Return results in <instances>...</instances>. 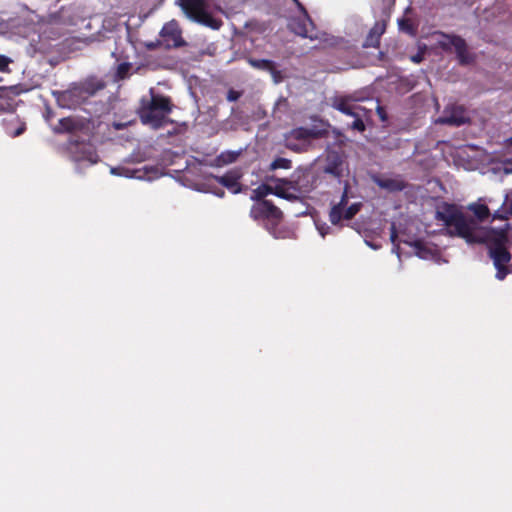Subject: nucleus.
I'll return each instance as SVG.
<instances>
[{
	"instance_id": "1",
	"label": "nucleus",
	"mask_w": 512,
	"mask_h": 512,
	"mask_svg": "<svg viewBox=\"0 0 512 512\" xmlns=\"http://www.w3.org/2000/svg\"><path fill=\"white\" fill-rule=\"evenodd\" d=\"M436 218L443 223L450 235L459 236L468 244H493L489 253L497 270L495 277L498 280H503L507 276L506 265L511 260V254L504 247L507 241L505 229L494 230L478 227L474 220L466 219L456 206L450 204L439 206Z\"/></svg>"
},
{
	"instance_id": "2",
	"label": "nucleus",
	"mask_w": 512,
	"mask_h": 512,
	"mask_svg": "<svg viewBox=\"0 0 512 512\" xmlns=\"http://www.w3.org/2000/svg\"><path fill=\"white\" fill-rule=\"evenodd\" d=\"M171 109V103L167 97L152 95L151 100L140 107L138 114L143 124L157 129L165 125Z\"/></svg>"
},
{
	"instance_id": "3",
	"label": "nucleus",
	"mask_w": 512,
	"mask_h": 512,
	"mask_svg": "<svg viewBox=\"0 0 512 512\" xmlns=\"http://www.w3.org/2000/svg\"><path fill=\"white\" fill-rule=\"evenodd\" d=\"M185 15L197 23L203 24L214 30L221 27L222 22L214 18L207 10L204 0H177Z\"/></svg>"
},
{
	"instance_id": "4",
	"label": "nucleus",
	"mask_w": 512,
	"mask_h": 512,
	"mask_svg": "<svg viewBox=\"0 0 512 512\" xmlns=\"http://www.w3.org/2000/svg\"><path fill=\"white\" fill-rule=\"evenodd\" d=\"M433 42L446 51H454L458 60L462 64L470 63L473 58L469 54L465 41L457 36L444 34L442 32H434L431 34Z\"/></svg>"
},
{
	"instance_id": "5",
	"label": "nucleus",
	"mask_w": 512,
	"mask_h": 512,
	"mask_svg": "<svg viewBox=\"0 0 512 512\" xmlns=\"http://www.w3.org/2000/svg\"><path fill=\"white\" fill-rule=\"evenodd\" d=\"M348 203L347 185L344 187L341 200L338 204L334 205L330 211L329 218L332 224L337 225L342 219H351L360 210L362 204L360 202L353 203L346 207Z\"/></svg>"
},
{
	"instance_id": "6",
	"label": "nucleus",
	"mask_w": 512,
	"mask_h": 512,
	"mask_svg": "<svg viewBox=\"0 0 512 512\" xmlns=\"http://www.w3.org/2000/svg\"><path fill=\"white\" fill-rule=\"evenodd\" d=\"M250 215L255 220L264 219L273 224L278 223L282 217L281 211L267 200L256 202L251 208Z\"/></svg>"
},
{
	"instance_id": "7",
	"label": "nucleus",
	"mask_w": 512,
	"mask_h": 512,
	"mask_svg": "<svg viewBox=\"0 0 512 512\" xmlns=\"http://www.w3.org/2000/svg\"><path fill=\"white\" fill-rule=\"evenodd\" d=\"M160 38L162 43L168 48L180 47L185 44L182 38V31L175 20L169 21L162 27Z\"/></svg>"
},
{
	"instance_id": "8",
	"label": "nucleus",
	"mask_w": 512,
	"mask_h": 512,
	"mask_svg": "<svg viewBox=\"0 0 512 512\" xmlns=\"http://www.w3.org/2000/svg\"><path fill=\"white\" fill-rule=\"evenodd\" d=\"M289 28L301 37L311 40L320 39L318 33L314 31L312 21L305 12L299 17L292 18L289 22Z\"/></svg>"
},
{
	"instance_id": "9",
	"label": "nucleus",
	"mask_w": 512,
	"mask_h": 512,
	"mask_svg": "<svg viewBox=\"0 0 512 512\" xmlns=\"http://www.w3.org/2000/svg\"><path fill=\"white\" fill-rule=\"evenodd\" d=\"M468 120L465 110L461 106H449L444 115L439 117L435 123L459 126Z\"/></svg>"
},
{
	"instance_id": "10",
	"label": "nucleus",
	"mask_w": 512,
	"mask_h": 512,
	"mask_svg": "<svg viewBox=\"0 0 512 512\" xmlns=\"http://www.w3.org/2000/svg\"><path fill=\"white\" fill-rule=\"evenodd\" d=\"M333 107L341 113L352 117L366 116L367 114V111L364 107L346 98L335 99Z\"/></svg>"
},
{
	"instance_id": "11",
	"label": "nucleus",
	"mask_w": 512,
	"mask_h": 512,
	"mask_svg": "<svg viewBox=\"0 0 512 512\" xmlns=\"http://www.w3.org/2000/svg\"><path fill=\"white\" fill-rule=\"evenodd\" d=\"M333 107L341 113L352 117L366 116L367 114V111L364 107L346 98L335 99Z\"/></svg>"
},
{
	"instance_id": "12",
	"label": "nucleus",
	"mask_w": 512,
	"mask_h": 512,
	"mask_svg": "<svg viewBox=\"0 0 512 512\" xmlns=\"http://www.w3.org/2000/svg\"><path fill=\"white\" fill-rule=\"evenodd\" d=\"M297 189L294 185L286 180L278 179L273 186V194L287 200L297 199Z\"/></svg>"
},
{
	"instance_id": "13",
	"label": "nucleus",
	"mask_w": 512,
	"mask_h": 512,
	"mask_svg": "<svg viewBox=\"0 0 512 512\" xmlns=\"http://www.w3.org/2000/svg\"><path fill=\"white\" fill-rule=\"evenodd\" d=\"M373 181L382 189L388 192H397L404 189L405 184L400 177L374 176Z\"/></svg>"
},
{
	"instance_id": "14",
	"label": "nucleus",
	"mask_w": 512,
	"mask_h": 512,
	"mask_svg": "<svg viewBox=\"0 0 512 512\" xmlns=\"http://www.w3.org/2000/svg\"><path fill=\"white\" fill-rule=\"evenodd\" d=\"M324 171L335 177H341L345 171V165L342 158L337 153L328 154L327 164Z\"/></svg>"
},
{
	"instance_id": "15",
	"label": "nucleus",
	"mask_w": 512,
	"mask_h": 512,
	"mask_svg": "<svg viewBox=\"0 0 512 512\" xmlns=\"http://www.w3.org/2000/svg\"><path fill=\"white\" fill-rule=\"evenodd\" d=\"M415 250L416 256L424 260H432L437 256V249L434 247L427 246L425 243L421 241H415L413 243H409Z\"/></svg>"
},
{
	"instance_id": "16",
	"label": "nucleus",
	"mask_w": 512,
	"mask_h": 512,
	"mask_svg": "<svg viewBox=\"0 0 512 512\" xmlns=\"http://www.w3.org/2000/svg\"><path fill=\"white\" fill-rule=\"evenodd\" d=\"M239 178L240 175L237 172H229L223 176L215 177L221 185L228 188L233 194L240 192Z\"/></svg>"
},
{
	"instance_id": "17",
	"label": "nucleus",
	"mask_w": 512,
	"mask_h": 512,
	"mask_svg": "<svg viewBox=\"0 0 512 512\" xmlns=\"http://www.w3.org/2000/svg\"><path fill=\"white\" fill-rule=\"evenodd\" d=\"M78 129V123L72 117H64L58 121V125L53 128L54 133H72Z\"/></svg>"
},
{
	"instance_id": "18",
	"label": "nucleus",
	"mask_w": 512,
	"mask_h": 512,
	"mask_svg": "<svg viewBox=\"0 0 512 512\" xmlns=\"http://www.w3.org/2000/svg\"><path fill=\"white\" fill-rule=\"evenodd\" d=\"M105 86L106 84L103 80L91 77L82 84V90L89 95H94L98 91L104 89Z\"/></svg>"
},
{
	"instance_id": "19",
	"label": "nucleus",
	"mask_w": 512,
	"mask_h": 512,
	"mask_svg": "<svg viewBox=\"0 0 512 512\" xmlns=\"http://www.w3.org/2000/svg\"><path fill=\"white\" fill-rule=\"evenodd\" d=\"M483 199H479L478 202L471 203L468 209L473 212L479 221H484L490 216V210L485 203H482Z\"/></svg>"
},
{
	"instance_id": "20",
	"label": "nucleus",
	"mask_w": 512,
	"mask_h": 512,
	"mask_svg": "<svg viewBox=\"0 0 512 512\" xmlns=\"http://www.w3.org/2000/svg\"><path fill=\"white\" fill-rule=\"evenodd\" d=\"M249 64L257 69L268 70L271 74L275 73L274 62L268 59H249Z\"/></svg>"
},
{
	"instance_id": "21",
	"label": "nucleus",
	"mask_w": 512,
	"mask_h": 512,
	"mask_svg": "<svg viewBox=\"0 0 512 512\" xmlns=\"http://www.w3.org/2000/svg\"><path fill=\"white\" fill-rule=\"evenodd\" d=\"M273 194V186L262 184L252 191L251 199L258 202L267 195Z\"/></svg>"
},
{
	"instance_id": "22",
	"label": "nucleus",
	"mask_w": 512,
	"mask_h": 512,
	"mask_svg": "<svg viewBox=\"0 0 512 512\" xmlns=\"http://www.w3.org/2000/svg\"><path fill=\"white\" fill-rule=\"evenodd\" d=\"M399 29L409 35H415L416 28L410 19L403 18L398 20Z\"/></svg>"
},
{
	"instance_id": "23",
	"label": "nucleus",
	"mask_w": 512,
	"mask_h": 512,
	"mask_svg": "<svg viewBox=\"0 0 512 512\" xmlns=\"http://www.w3.org/2000/svg\"><path fill=\"white\" fill-rule=\"evenodd\" d=\"M239 154L238 151H225L219 155L218 161L222 164H230L238 158Z\"/></svg>"
},
{
	"instance_id": "24",
	"label": "nucleus",
	"mask_w": 512,
	"mask_h": 512,
	"mask_svg": "<svg viewBox=\"0 0 512 512\" xmlns=\"http://www.w3.org/2000/svg\"><path fill=\"white\" fill-rule=\"evenodd\" d=\"M128 76V62L123 61L120 63L117 67L116 73L114 75V80H122L125 79Z\"/></svg>"
},
{
	"instance_id": "25",
	"label": "nucleus",
	"mask_w": 512,
	"mask_h": 512,
	"mask_svg": "<svg viewBox=\"0 0 512 512\" xmlns=\"http://www.w3.org/2000/svg\"><path fill=\"white\" fill-rule=\"evenodd\" d=\"M290 167H291V162H290V160H288L286 158H277L270 165L271 170L289 169Z\"/></svg>"
},
{
	"instance_id": "26",
	"label": "nucleus",
	"mask_w": 512,
	"mask_h": 512,
	"mask_svg": "<svg viewBox=\"0 0 512 512\" xmlns=\"http://www.w3.org/2000/svg\"><path fill=\"white\" fill-rule=\"evenodd\" d=\"M309 135L310 132L303 128L295 129L290 133V137L295 139H306Z\"/></svg>"
},
{
	"instance_id": "27",
	"label": "nucleus",
	"mask_w": 512,
	"mask_h": 512,
	"mask_svg": "<svg viewBox=\"0 0 512 512\" xmlns=\"http://www.w3.org/2000/svg\"><path fill=\"white\" fill-rule=\"evenodd\" d=\"M365 116H358V117H354V121L351 125L352 129H355V130H358V131H364L365 129V125H364V122H363V118Z\"/></svg>"
},
{
	"instance_id": "28",
	"label": "nucleus",
	"mask_w": 512,
	"mask_h": 512,
	"mask_svg": "<svg viewBox=\"0 0 512 512\" xmlns=\"http://www.w3.org/2000/svg\"><path fill=\"white\" fill-rule=\"evenodd\" d=\"M10 62L11 60L7 56L0 54V72L9 71Z\"/></svg>"
},
{
	"instance_id": "29",
	"label": "nucleus",
	"mask_w": 512,
	"mask_h": 512,
	"mask_svg": "<svg viewBox=\"0 0 512 512\" xmlns=\"http://www.w3.org/2000/svg\"><path fill=\"white\" fill-rule=\"evenodd\" d=\"M385 31V25L382 23H376L374 27L371 29L370 34H374V36H377V38H380V36Z\"/></svg>"
},
{
	"instance_id": "30",
	"label": "nucleus",
	"mask_w": 512,
	"mask_h": 512,
	"mask_svg": "<svg viewBox=\"0 0 512 512\" xmlns=\"http://www.w3.org/2000/svg\"><path fill=\"white\" fill-rule=\"evenodd\" d=\"M390 239H391V242L394 244V248L392 251L395 252L397 254V256L400 258V254L398 252V246L396 245L397 232H396L394 224H392V226H391Z\"/></svg>"
},
{
	"instance_id": "31",
	"label": "nucleus",
	"mask_w": 512,
	"mask_h": 512,
	"mask_svg": "<svg viewBox=\"0 0 512 512\" xmlns=\"http://www.w3.org/2000/svg\"><path fill=\"white\" fill-rule=\"evenodd\" d=\"M110 172L116 176L128 177V168L126 167H112Z\"/></svg>"
},
{
	"instance_id": "32",
	"label": "nucleus",
	"mask_w": 512,
	"mask_h": 512,
	"mask_svg": "<svg viewBox=\"0 0 512 512\" xmlns=\"http://www.w3.org/2000/svg\"><path fill=\"white\" fill-rule=\"evenodd\" d=\"M508 215H510L509 210H504L503 208L498 209L493 214V219H501L506 220L508 219Z\"/></svg>"
},
{
	"instance_id": "33",
	"label": "nucleus",
	"mask_w": 512,
	"mask_h": 512,
	"mask_svg": "<svg viewBox=\"0 0 512 512\" xmlns=\"http://www.w3.org/2000/svg\"><path fill=\"white\" fill-rule=\"evenodd\" d=\"M378 44L379 38H377V36H374V34L369 33L364 45L367 47H376Z\"/></svg>"
},
{
	"instance_id": "34",
	"label": "nucleus",
	"mask_w": 512,
	"mask_h": 512,
	"mask_svg": "<svg viewBox=\"0 0 512 512\" xmlns=\"http://www.w3.org/2000/svg\"><path fill=\"white\" fill-rule=\"evenodd\" d=\"M112 56L117 60H121V59H125L126 56L124 54V50L123 49H120L119 46H118V43L116 42V48L115 50L112 52Z\"/></svg>"
},
{
	"instance_id": "35",
	"label": "nucleus",
	"mask_w": 512,
	"mask_h": 512,
	"mask_svg": "<svg viewBox=\"0 0 512 512\" xmlns=\"http://www.w3.org/2000/svg\"><path fill=\"white\" fill-rule=\"evenodd\" d=\"M315 225H316V228H317V230H318L319 234H320L322 237H324L326 234H328V233H329V229H330V228H329V226H327L325 223L320 224V223H318V222H315Z\"/></svg>"
},
{
	"instance_id": "36",
	"label": "nucleus",
	"mask_w": 512,
	"mask_h": 512,
	"mask_svg": "<svg viewBox=\"0 0 512 512\" xmlns=\"http://www.w3.org/2000/svg\"><path fill=\"white\" fill-rule=\"evenodd\" d=\"M87 159L90 163H96L97 162V155L95 153H89L87 157H75V161H81Z\"/></svg>"
},
{
	"instance_id": "37",
	"label": "nucleus",
	"mask_w": 512,
	"mask_h": 512,
	"mask_svg": "<svg viewBox=\"0 0 512 512\" xmlns=\"http://www.w3.org/2000/svg\"><path fill=\"white\" fill-rule=\"evenodd\" d=\"M266 227L267 229L270 231V233L275 237V238H284L286 237V233L285 232H282V231H278L276 229H272L271 227H269V224L266 223Z\"/></svg>"
},
{
	"instance_id": "38",
	"label": "nucleus",
	"mask_w": 512,
	"mask_h": 512,
	"mask_svg": "<svg viewBox=\"0 0 512 512\" xmlns=\"http://www.w3.org/2000/svg\"><path fill=\"white\" fill-rule=\"evenodd\" d=\"M25 130H26V125H25V123H22L13 133H11V136L18 137L21 134H23Z\"/></svg>"
},
{
	"instance_id": "39",
	"label": "nucleus",
	"mask_w": 512,
	"mask_h": 512,
	"mask_svg": "<svg viewBox=\"0 0 512 512\" xmlns=\"http://www.w3.org/2000/svg\"><path fill=\"white\" fill-rule=\"evenodd\" d=\"M503 205H508V207H509V209H508V210H509V213H510V215H512V192H511L510 194H507V195L505 196V200H504Z\"/></svg>"
},
{
	"instance_id": "40",
	"label": "nucleus",
	"mask_w": 512,
	"mask_h": 512,
	"mask_svg": "<svg viewBox=\"0 0 512 512\" xmlns=\"http://www.w3.org/2000/svg\"><path fill=\"white\" fill-rule=\"evenodd\" d=\"M411 60L415 63H420L423 60V54L422 52H418L416 55L411 57Z\"/></svg>"
},
{
	"instance_id": "41",
	"label": "nucleus",
	"mask_w": 512,
	"mask_h": 512,
	"mask_svg": "<svg viewBox=\"0 0 512 512\" xmlns=\"http://www.w3.org/2000/svg\"><path fill=\"white\" fill-rule=\"evenodd\" d=\"M503 170L506 174H511L512 173V164L511 163L504 164Z\"/></svg>"
},
{
	"instance_id": "42",
	"label": "nucleus",
	"mask_w": 512,
	"mask_h": 512,
	"mask_svg": "<svg viewBox=\"0 0 512 512\" xmlns=\"http://www.w3.org/2000/svg\"><path fill=\"white\" fill-rule=\"evenodd\" d=\"M273 76V80L275 83H279L281 81V76H280V72L275 70V73L272 74Z\"/></svg>"
},
{
	"instance_id": "43",
	"label": "nucleus",
	"mask_w": 512,
	"mask_h": 512,
	"mask_svg": "<svg viewBox=\"0 0 512 512\" xmlns=\"http://www.w3.org/2000/svg\"><path fill=\"white\" fill-rule=\"evenodd\" d=\"M237 98H238L237 94L233 91L229 92V94L227 96V99L229 101H235V100H237Z\"/></svg>"
},
{
	"instance_id": "44",
	"label": "nucleus",
	"mask_w": 512,
	"mask_h": 512,
	"mask_svg": "<svg viewBox=\"0 0 512 512\" xmlns=\"http://www.w3.org/2000/svg\"><path fill=\"white\" fill-rule=\"evenodd\" d=\"M128 124L127 123H114V127L119 130V129H122L124 127H126Z\"/></svg>"
},
{
	"instance_id": "45",
	"label": "nucleus",
	"mask_w": 512,
	"mask_h": 512,
	"mask_svg": "<svg viewBox=\"0 0 512 512\" xmlns=\"http://www.w3.org/2000/svg\"><path fill=\"white\" fill-rule=\"evenodd\" d=\"M366 244H367L368 246H370V247H371L372 249H374V250H377V249H379V248H380V245H376V244H374V243H370V242H368V241H366Z\"/></svg>"
},
{
	"instance_id": "46",
	"label": "nucleus",
	"mask_w": 512,
	"mask_h": 512,
	"mask_svg": "<svg viewBox=\"0 0 512 512\" xmlns=\"http://www.w3.org/2000/svg\"><path fill=\"white\" fill-rule=\"evenodd\" d=\"M129 177L130 178H136V179H140L141 177L139 175H137L134 171H132L130 169V174H129Z\"/></svg>"
},
{
	"instance_id": "47",
	"label": "nucleus",
	"mask_w": 512,
	"mask_h": 512,
	"mask_svg": "<svg viewBox=\"0 0 512 512\" xmlns=\"http://www.w3.org/2000/svg\"><path fill=\"white\" fill-rule=\"evenodd\" d=\"M377 111H378V113H379V115H380L381 119H382V120H384V119H385V117H384V115L382 114V108H381L380 106H377Z\"/></svg>"
},
{
	"instance_id": "48",
	"label": "nucleus",
	"mask_w": 512,
	"mask_h": 512,
	"mask_svg": "<svg viewBox=\"0 0 512 512\" xmlns=\"http://www.w3.org/2000/svg\"><path fill=\"white\" fill-rule=\"evenodd\" d=\"M506 146H512V136L505 140Z\"/></svg>"
},
{
	"instance_id": "49",
	"label": "nucleus",
	"mask_w": 512,
	"mask_h": 512,
	"mask_svg": "<svg viewBox=\"0 0 512 512\" xmlns=\"http://www.w3.org/2000/svg\"><path fill=\"white\" fill-rule=\"evenodd\" d=\"M216 195L219 196V197H222L224 195V192L217 193Z\"/></svg>"
},
{
	"instance_id": "50",
	"label": "nucleus",
	"mask_w": 512,
	"mask_h": 512,
	"mask_svg": "<svg viewBox=\"0 0 512 512\" xmlns=\"http://www.w3.org/2000/svg\"><path fill=\"white\" fill-rule=\"evenodd\" d=\"M288 147H290L292 149H295V147L292 144H290V143H288Z\"/></svg>"
},
{
	"instance_id": "51",
	"label": "nucleus",
	"mask_w": 512,
	"mask_h": 512,
	"mask_svg": "<svg viewBox=\"0 0 512 512\" xmlns=\"http://www.w3.org/2000/svg\"><path fill=\"white\" fill-rule=\"evenodd\" d=\"M124 24H125V26H126V29L128 30V23H127V22H125Z\"/></svg>"
}]
</instances>
